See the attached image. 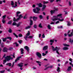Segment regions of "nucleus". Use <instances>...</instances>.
<instances>
[{
    "label": "nucleus",
    "mask_w": 73,
    "mask_h": 73,
    "mask_svg": "<svg viewBox=\"0 0 73 73\" xmlns=\"http://www.w3.org/2000/svg\"><path fill=\"white\" fill-rule=\"evenodd\" d=\"M30 35V32L29 31H28V33L27 34L26 36H25L24 38L26 40H27V38H33V36H29Z\"/></svg>",
    "instance_id": "2"
},
{
    "label": "nucleus",
    "mask_w": 73,
    "mask_h": 73,
    "mask_svg": "<svg viewBox=\"0 0 73 73\" xmlns=\"http://www.w3.org/2000/svg\"><path fill=\"white\" fill-rule=\"evenodd\" d=\"M42 38H45V35L44 34L42 35Z\"/></svg>",
    "instance_id": "56"
},
{
    "label": "nucleus",
    "mask_w": 73,
    "mask_h": 73,
    "mask_svg": "<svg viewBox=\"0 0 73 73\" xmlns=\"http://www.w3.org/2000/svg\"><path fill=\"white\" fill-rule=\"evenodd\" d=\"M44 61H48V59L46 58L44 59Z\"/></svg>",
    "instance_id": "64"
},
{
    "label": "nucleus",
    "mask_w": 73,
    "mask_h": 73,
    "mask_svg": "<svg viewBox=\"0 0 73 73\" xmlns=\"http://www.w3.org/2000/svg\"><path fill=\"white\" fill-rule=\"evenodd\" d=\"M30 26H31V25H33V21H32V19H30Z\"/></svg>",
    "instance_id": "15"
},
{
    "label": "nucleus",
    "mask_w": 73,
    "mask_h": 73,
    "mask_svg": "<svg viewBox=\"0 0 73 73\" xmlns=\"http://www.w3.org/2000/svg\"><path fill=\"white\" fill-rule=\"evenodd\" d=\"M63 45L65 46H69V45L68 44H63Z\"/></svg>",
    "instance_id": "31"
},
{
    "label": "nucleus",
    "mask_w": 73,
    "mask_h": 73,
    "mask_svg": "<svg viewBox=\"0 0 73 73\" xmlns=\"http://www.w3.org/2000/svg\"><path fill=\"white\" fill-rule=\"evenodd\" d=\"M2 22L3 24H5V21L4 19H2Z\"/></svg>",
    "instance_id": "41"
},
{
    "label": "nucleus",
    "mask_w": 73,
    "mask_h": 73,
    "mask_svg": "<svg viewBox=\"0 0 73 73\" xmlns=\"http://www.w3.org/2000/svg\"><path fill=\"white\" fill-rule=\"evenodd\" d=\"M52 48L53 50H54V51L56 50L57 53L58 54H60L59 53V52L58 51V50H59V49H60V48L59 47L58 48L57 47H56L55 48H54V47H53V46H52Z\"/></svg>",
    "instance_id": "4"
},
{
    "label": "nucleus",
    "mask_w": 73,
    "mask_h": 73,
    "mask_svg": "<svg viewBox=\"0 0 73 73\" xmlns=\"http://www.w3.org/2000/svg\"><path fill=\"white\" fill-rule=\"evenodd\" d=\"M69 5H70V6H71V5H72V4L71 3V2L70 1H69Z\"/></svg>",
    "instance_id": "55"
},
{
    "label": "nucleus",
    "mask_w": 73,
    "mask_h": 73,
    "mask_svg": "<svg viewBox=\"0 0 73 73\" xmlns=\"http://www.w3.org/2000/svg\"><path fill=\"white\" fill-rule=\"evenodd\" d=\"M13 34L14 35V36H15L16 37H17V38L18 37V36L16 35V34H15V33H13Z\"/></svg>",
    "instance_id": "45"
},
{
    "label": "nucleus",
    "mask_w": 73,
    "mask_h": 73,
    "mask_svg": "<svg viewBox=\"0 0 73 73\" xmlns=\"http://www.w3.org/2000/svg\"><path fill=\"white\" fill-rule=\"evenodd\" d=\"M46 54H45L44 53H42V55L43 56H46Z\"/></svg>",
    "instance_id": "51"
},
{
    "label": "nucleus",
    "mask_w": 73,
    "mask_h": 73,
    "mask_svg": "<svg viewBox=\"0 0 73 73\" xmlns=\"http://www.w3.org/2000/svg\"><path fill=\"white\" fill-rule=\"evenodd\" d=\"M48 46H45L43 47V50H46V49H48Z\"/></svg>",
    "instance_id": "21"
},
{
    "label": "nucleus",
    "mask_w": 73,
    "mask_h": 73,
    "mask_svg": "<svg viewBox=\"0 0 73 73\" xmlns=\"http://www.w3.org/2000/svg\"><path fill=\"white\" fill-rule=\"evenodd\" d=\"M5 70L0 71V73H4L5 72Z\"/></svg>",
    "instance_id": "39"
},
{
    "label": "nucleus",
    "mask_w": 73,
    "mask_h": 73,
    "mask_svg": "<svg viewBox=\"0 0 73 73\" xmlns=\"http://www.w3.org/2000/svg\"><path fill=\"white\" fill-rule=\"evenodd\" d=\"M14 45H16L17 46H18L19 44L17 43H14Z\"/></svg>",
    "instance_id": "46"
},
{
    "label": "nucleus",
    "mask_w": 73,
    "mask_h": 73,
    "mask_svg": "<svg viewBox=\"0 0 73 73\" xmlns=\"http://www.w3.org/2000/svg\"><path fill=\"white\" fill-rule=\"evenodd\" d=\"M11 5L12 6V7L13 8H16V7H17V3L16 2H15V6L13 5H14V4H15V3H14V2H13V1H11Z\"/></svg>",
    "instance_id": "6"
},
{
    "label": "nucleus",
    "mask_w": 73,
    "mask_h": 73,
    "mask_svg": "<svg viewBox=\"0 0 73 73\" xmlns=\"http://www.w3.org/2000/svg\"><path fill=\"white\" fill-rule=\"evenodd\" d=\"M69 60L70 61V62H72L73 61H72V58H71L69 59Z\"/></svg>",
    "instance_id": "50"
},
{
    "label": "nucleus",
    "mask_w": 73,
    "mask_h": 73,
    "mask_svg": "<svg viewBox=\"0 0 73 73\" xmlns=\"http://www.w3.org/2000/svg\"><path fill=\"white\" fill-rule=\"evenodd\" d=\"M50 14L51 15H52L55 12L54 11V10H51L50 11Z\"/></svg>",
    "instance_id": "17"
},
{
    "label": "nucleus",
    "mask_w": 73,
    "mask_h": 73,
    "mask_svg": "<svg viewBox=\"0 0 73 73\" xmlns=\"http://www.w3.org/2000/svg\"><path fill=\"white\" fill-rule=\"evenodd\" d=\"M72 32L70 34H68V36L69 37H71L73 35V30H72Z\"/></svg>",
    "instance_id": "12"
},
{
    "label": "nucleus",
    "mask_w": 73,
    "mask_h": 73,
    "mask_svg": "<svg viewBox=\"0 0 73 73\" xmlns=\"http://www.w3.org/2000/svg\"><path fill=\"white\" fill-rule=\"evenodd\" d=\"M6 17V15H5L3 16V19L4 20L5 19V17Z\"/></svg>",
    "instance_id": "48"
},
{
    "label": "nucleus",
    "mask_w": 73,
    "mask_h": 73,
    "mask_svg": "<svg viewBox=\"0 0 73 73\" xmlns=\"http://www.w3.org/2000/svg\"><path fill=\"white\" fill-rule=\"evenodd\" d=\"M63 49H64V50H68V47H65L63 48Z\"/></svg>",
    "instance_id": "27"
},
{
    "label": "nucleus",
    "mask_w": 73,
    "mask_h": 73,
    "mask_svg": "<svg viewBox=\"0 0 73 73\" xmlns=\"http://www.w3.org/2000/svg\"><path fill=\"white\" fill-rule=\"evenodd\" d=\"M20 58H21V57H20V56H19V57L17 58V59L15 60V62H17V61H19V60H20Z\"/></svg>",
    "instance_id": "16"
},
{
    "label": "nucleus",
    "mask_w": 73,
    "mask_h": 73,
    "mask_svg": "<svg viewBox=\"0 0 73 73\" xmlns=\"http://www.w3.org/2000/svg\"><path fill=\"white\" fill-rule=\"evenodd\" d=\"M33 19L34 21H36L37 20V19H38V18L37 17L34 16L33 17Z\"/></svg>",
    "instance_id": "11"
},
{
    "label": "nucleus",
    "mask_w": 73,
    "mask_h": 73,
    "mask_svg": "<svg viewBox=\"0 0 73 73\" xmlns=\"http://www.w3.org/2000/svg\"><path fill=\"white\" fill-rule=\"evenodd\" d=\"M61 16H62V14H59L57 16H53V18L51 19V20L54 21H56V20H58L60 21H63L64 19H61V18H62V17Z\"/></svg>",
    "instance_id": "1"
},
{
    "label": "nucleus",
    "mask_w": 73,
    "mask_h": 73,
    "mask_svg": "<svg viewBox=\"0 0 73 73\" xmlns=\"http://www.w3.org/2000/svg\"><path fill=\"white\" fill-rule=\"evenodd\" d=\"M21 23L19 22L18 24H17L16 26H17V27H20L21 25Z\"/></svg>",
    "instance_id": "20"
},
{
    "label": "nucleus",
    "mask_w": 73,
    "mask_h": 73,
    "mask_svg": "<svg viewBox=\"0 0 73 73\" xmlns=\"http://www.w3.org/2000/svg\"><path fill=\"white\" fill-rule=\"evenodd\" d=\"M36 62L38 63V64L39 66H41V62H39V61H36Z\"/></svg>",
    "instance_id": "18"
},
{
    "label": "nucleus",
    "mask_w": 73,
    "mask_h": 73,
    "mask_svg": "<svg viewBox=\"0 0 73 73\" xmlns=\"http://www.w3.org/2000/svg\"><path fill=\"white\" fill-rule=\"evenodd\" d=\"M39 27L40 28H42V25L41 24V23H40L39 25Z\"/></svg>",
    "instance_id": "36"
},
{
    "label": "nucleus",
    "mask_w": 73,
    "mask_h": 73,
    "mask_svg": "<svg viewBox=\"0 0 73 73\" xmlns=\"http://www.w3.org/2000/svg\"><path fill=\"white\" fill-rule=\"evenodd\" d=\"M9 33H12V30L11 29H9Z\"/></svg>",
    "instance_id": "35"
},
{
    "label": "nucleus",
    "mask_w": 73,
    "mask_h": 73,
    "mask_svg": "<svg viewBox=\"0 0 73 73\" xmlns=\"http://www.w3.org/2000/svg\"><path fill=\"white\" fill-rule=\"evenodd\" d=\"M64 36H65V37H66V36H67V34H66V33H65L64 34Z\"/></svg>",
    "instance_id": "61"
},
{
    "label": "nucleus",
    "mask_w": 73,
    "mask_h": 73,
    "mask_svg": "<svg viewBox=\"0 0 73 73\" xmlns=\"http://www.w3.org/2000/svg\"><path fill=\"white\" fill-rule=\"evenodd\" d=\"M52 68V66H49L46 68H45L44 69V70H46L47 69H48V68Z\"/></svg>",
    "instance_id": "23"
},
{
    "label": "nucleus",
    "mask_w": 73,
    "mask_h": 73,
    "mask_svg": "<svg viewBox=\"0 0 73 73\" xmlns=\"http://www.w3.org/2000/svg\"><path fill=\"white\" fill-rule=\"evenodd\" d=\"M21 54H24V52H23L24 50V49H23V48H21Z\"/></svg>",
    "instance_id": "25"
},
{
    "label": "nucleus",
    "mask_w": 73,
    "mask_h": 73,
    "mask_svg": "<svg viewBox=\"0 0 73 73\" xmlns=\"http://www.w3.org/2000/svg\"><path fill=\"white\" fill-rule=\"evenodd\" d=\"M10 59L12 60L13 59V58L12 57L11 58V56H7L5 57V60H3V64H4L5 63L7 62L6 61H9L10 60Z\"/></svg>",
    "instance_id": "3"
},
{
    "label": "nucleus",
    "mask_w": 73,
    "mask_h": 73,
    "mask_svg": "<svg viewBox=\"0 0 73 73\" xmlns=\"http://www.w3.org/2000/svg\"><path fill=\"white\" fill-rule=\"evenodd\" d=\"M46 7V6H45V5H43V6L42 8V11H44V10L45 9Z\"/></svg>",
    "instance_id": "26"
},
{
    "label": "nucleus",
    "mask_w": 73,
    "mask_h": 73,
    "mask_svg": "<svg viewBox=\"0 0 73 73\" xmlns=\"http://www.w3.org/2000/svg\"><path fill=\"white\" fill-rule=\"evenodd\" d=\"M7 65H9V66H11V63H8L6 64Z\"/></svg>",
    "instance_id": "37"
},
{
    "label": "nucleus",
    "mask_w": 73,
    "mask_h": 73,
    "mask_svg": "<svg viewBox=\"0 0 73 73\" xmlns=\"http://www.w3.org/2000/svg\"><path fill=\"white\" fill-rule=\"evenodd\" d=\"M39 11H40V9L38 7H36V9H33L34 12L36 13H37L38 14L40 13V12H39Z\"/></svg>",
    "instance_id": "5"
},
{
    "label": "nucleus",
    "mask_w": 73,
    "mask_h": 73,
    "mask_svg": "<svg viewBox=\"0 0 73 73\" xmlns=\"http://www.w3.org/2000/svg\"><path fill=\"white\" fill-rule=\"evenodd\" d=\"M31 28V26H28L25 27V29H29Z\"/></svg>",
    "instance_id": "19"
},
{
    "label": "nucleus",
    "mask_w": 73,
    "mask_h": 73,
    "mask_svg": "<svg viewBox=\"0 0 73 73\" xmlns=\"http://www.w3.org/2000/svg\"><path fill=\"white\" fill-rule=\"evenodd\" d=\"M43 3V4H48V3H49V2L48 1H44Z\"/></svg>",
    "instance_id": "28"
},
{
    "label": "nucleus",
    "mask_w": 73,
    "mask_h": 73,
    "mask_svg": "<svg viewBox=\"0 0 73 73\" xmlns=\"http://www.w3.org/2000/svg\"><path fill=\"white\" fill-rule=\"evenodd\" d=\"M58 23H59V21H57L56 23V24H58Z\"/></svg>",
    "instance_id": "63"
},
{
    "label": "nucleus",
    "mask_w": 73,
    "mask_h": 73,
    "mask_svg": "<svg viewBox=\"0 0 73 73\" xmlns=\"http://www.w3.org/2000/svg\"><path fill=\"white\" fill-rule=\"evenodd\" d=\"M48 28L49 29H51V27H50V25H48Z\"/></svg>",
    "instance_id": "30"
},
{
    "label": "nucleus",
    "mask_w": 73,
    "mask_h": 73,
    "mask_svg": "<svg viewBox=\"0 0 73 73\" xmlns=\"http://www.w3.org/2000/svg\"><path fill=\"white\" fill-rule=\"evenodd\" d=\"M33 27L34 28H37V25H34Z\"/></svg>",
    "instance_id": "47"
},
{
    "label": "nucleus",
    "mask_w": 73,
    "mask_h": 73,
    "mask_svg": "<svg viewBox=\"0 0 73 73\" xmlns=\"http://www.w3.org/2000/svg\"><path fill=\"white\" fill-rule=\"evenodd\" d=\"M19 37H23V35L22 34H20L19 35Z\"/></svg>",
    "instance_id": "40"
},
{
    "label": "nucleus",
    "mask_w": 73,
    "mask_h": 73,
    "mask_svg": "<svg viewBox=\"0 0 73 73\" xmlns=\"http://www.w3.org/2000/svg\"><path fill=\"white\" fill-rule=\"evenodd\" d=\"M7 39H9L10 40H12V38L10 37H7L5 38H3L2 40L3 42H5L6 41Z\"/></svg>",
    "instance_id": "8"
},
{
    "label": "nucleus",
    "mask_w": 73,
    "mask_h": 73,
    "mask_svg": "<svg viewBox=\"0 0 73 73\" xmlns=\"http://www.w3.org/2000/svg\"><path fill=\"white\" fill-rule=\"evenodd\" d=\"M58 9L57 8H54V11H55V12H56V11H58Z\"/></svg>",
    "instance_id": "33"
},
{
    "label": "nucleus",
    "mask_w": 73,
    "mask_h": 73,
    "mask_svg": "<svg viewBox=\"0 0 73 73\" xmlns=\"http://www.w3.org/2000/svg\"><path fill=\"white\" fill-rule=\"evenodd\" d=\"M36 55L39 58H41V54L40 53L38 52L36 53Z\"/></svg>",
    "instance_id": "9"
},
{
    "label": "nucleus",
    "mask_w": 73,
    "mask_h": 73,
    "mask_svg": "<svg viewBox=\"0 0 73 73\" xmlns=\"http://www.w3.org/2000/svg\"><path fill=\"white\" fill-rule=\"evenodd\" d=\"M54 40L52 39V40H50V42H51V43H53L54 42Z\"/></svg>",
    "instance_id": "44"
},
{
    "label": "nucleus",
    "mask_w": 73,
    "mask_h": 73,
    "mask_svg": "<svg viewBox=\"0 0 73 73\" xmlns=\"http://www.w3.org/2000/svg\"><path fill=\"white\" fill-rule=\"evenodd\" d=\"M54 1V0H50V3H53Z\"/></svg>",
    "instance_id": "57"
},
{
    "label": "nucleus",
    "mask_w": 73,
    "mask_h": 73,
    "mask_svg": "<svg viewBox=\"0 0 73 73\" xmlns=\"http://www.w3.org/2000/svg\"><path fill=\"white\" fill-rule=\"evenodd\" d=\"M39 18L40 19H42V16L41 15L39 16Z\"/></svg>",
    "instance_id": "53"
},
{
    "label": "nucleus",
    "mask_w": 73,
    "mask_h": 73,
    "mask_svg": "<svg viewBox=\"0 0 73 73\" xmlns=\"http://www.w3.org/2000/svg\"><path fill=\"white\" fill-rule=\"evenodd\" d=\"M32 18H33V17H30V20H31V19H32Z\"/></svg>",
    "instance_id": "60"
},
{
    "label": "nucleus",
    "mask_w": 73,
    "mask_h": 73,
    "mask_svg": "<svg viewBox=\"0 0 73 73\" xmlns=\"http://www.w3.org/2000/svg\"><path fill=\"white\" fill-rule=\"evenodd\" d=\"M69 64H70V65H72V67H73V64H72V63L70 62Z\"/></svg>",
    "instance_id": "52"
},
{
    "label": "nucleus",
    "mask_w": 73,
    "mask_h": 73,
    "mask_svg": "<svg viewBox=\"0 0 73 73\" xmlns=\"http://www.w3.org/2000/svg\"><path fill=\"white\" fill-rule=\"evenodd\" d=\"M35 7H36V5H33V8H35Z\"/></svg>",
    "instance_id": "62"
},
{
    "label": "nucleus",
    "mask_w": 73,
    "mask_h": 73,
    "mask_svg": "<svg viewBox=\"0 0 73 73\" xmlns=\"http://www.w3.org/2000/svg\"><path fill=\"white\" fill-rule=\"evenodd\" d=\"M13 25H15L16 26V25H17V23L15 22H14L13 23Z\"/></svg>",
    "instance_id": "29"
},
{
    "label": "nucleus",
    "mask_w": 73,
    "mask_h": 73,
    "mask_svg": "<svg viewBox=\"0 0 73 73\" xmlns=\"http://www.w3.org/2000/svg\"><path fill=\"white\" fill-rule=\"evenodd\" d=\"M19 18H17V19H15V18H14L13 20L14 21H17V20H19L21 19V18H22L23 17L22 16V15H20L19 16Z\"/></svg>",
    "instance_id": "7"
},
{
    "label": "nucleus",
    "mask_w": 73,
    "mask_h": 73,
    "mask_svg": "<svg viewBox=\"0 0 73 73\" xmlns=\"http://www.w3.org/2000/svg\"><path fill=\"white\" fill-rule=\"evenodd\" d=\"M57 70L58 72H60V69L59 67H58Z\"/></svg>",
    "instance_id": "34"
},
{
    "label": "nucleus",
    "mask_w": 73,
    "mask_h": 73,
    "mask_svg": "<svg viewBox=\"0 0 73 73\" xmlns=\"http://www.w3.org/2000/svg\"><path fill=\"white\" fill-rule=\"evenodd\" d=\"M18 3L19 4H21V3H20V1H18Z\"/></svg>",
    "instance_id": "59"
},
{
    "label": "nucleus",
    "mask_w": 73,
    "mask_h": 73,
    "mask_svg": "<svg viewBox=\"0 0 73 73\" xmlns=\"http://www.w3.org/2000/svg\"><path fill=\"white\" fill-rule=\"evenodd\" d=\"M7 50L8 49L6 48H4L3 50V51L4 52H7Z\"/></svg>",
    "instance_id": "13"
},
{
    "label": "nucleus",
    "mask_w": 73,
    "mask_h": 73,
    "mask_svg": "<svg viewBox=\"0 0 73 73\" xmlns=\"http://www.w3.org/2000/svg\"><path fill=\"white\" fill-rule=\"evenodd\" d=\"M19 42L20 44H21V42H22V40H20L19 41Z\"/></svg>",
    "instance_id": "54"
},
{
    "label": "nucleus",
    "mask_w": 73,
    "mask_h": 73,
    "mask_svg": "<svg viewBox=\"0 0 73 73\" xmlns=\"http://www.w3.org/2000/svg\"><path fill=\"white\" fill-rule=\"evenodd\" d=\"M25 49H26V50H27V51L28 52H29V47H28L27 46H25Z\"/></svg>",
    "instance_id": "10"
},
{
    "label": "nucleus",
    "mask_w": 73,
    "mask_h": 73,
    "mask_svg": "<svg viewBox=\"0 0 73 73\" xmlns=\"http://www.w3.org/2000/svg\"><path fill=\"white\" fill-rule=\"evenodd\" d=\"M67 70L69 72L72 70V67L71 66H68L67 69Z\"/></svg>",
    "instance_id": "14"
},
{
    "label": "nucleus",
    "mask_w": 73,
    "mask_h": 73,
    "mask_svg": "<svg viewBox=\"0 0 73 73\" xmlns=\"http://www.w3.org/2000/svg\"><path fill=\"white\" fill-rule=\"evenodd\" d=\"M13 49V48H12V47H11L9 48V50H12Z\"/></svg>",
    "instance_id": "58"
},
{
    "label": "nucleus",
    "mask_w": 73,
    "mask_h": 73,
    "mask_svg": "<svg viewBox=\"0 0 73 73\" xmlns=\"http://www.w3.org/2000/svg\"><path fill=\"white\" fill-rule=\"evenodd\" d=\"M20 13H21V12L20 11H18L17 12V16H19V14H20Z\"/></svg>",
    "instance_id": "24"
},
{
    "label": "nucleus",
    "mask_w": 73,
    "mask_h": 73,
    "mask_svg": "<svg viewBox=\"0 0 73 73\" xmlns=\"http://www.w3.org/2000/svg\"><path fill=\"white\" fill-rule=\"evenodd\" d=\"M23 63H21L18 64V66L20 67L21 68V67H23Z\"/></svg>",
    "instance_id": "22"
},
{
    "label": "nucleus",
    "mask_w": 73,
    "mask_h": 73,
    "mask_svg": "<svg viewBox=\"0 0 73 73\" xmlns=\"http://www.w3.org/2000/svg\"><path fill=\"white\" fill-rule=\"evenodd\" d=\"M12 21H9L8 23V24H11L12 23Z\"/></svg>",
    "instance_id": "42"
},
{
    "label": "nucleus",
    "mask_w": 73,
    "mask_h": 73,
    "mask_svg": "<svg viewBox=\"0 0 73 73\" xmlns=\"http://www.w3.org/2000/svg\"><path fill=\"white\" fill-rule=\"evenodd\" d=\"M39 7H42V4L41 3H39L38 4Z\"/></svg>",
    "instance_id": "43"
},
{
    "label": "nucleus",
    "mask_w": 73,
    "mask_h": 73,
    "mask_svg": "<svg viewBox=\"0 0 73 73\" xmlns=\"http://www.w3.org/2000/svg\"><path fill=\"white\" fill-rule=\"evenodd\" d=\"M71 24L70 23V22H67V25L68 26H70Z\"/></svg>",
    "instance_id": "32"
},
{
    "label": "nucleus",
    "mask_w": 73,
    "mask_h": 73,
    "mask_svg": "<svg viewBox=\"0 0 73 73\" xmlns=\"http://www.w3.org/2000/svg\"><path fill=\"white\" fill-rule=\"evenodd\" d=\"M63 27L62 26H58V28H62Z\"/></svg>",
    "instance_id": "49"
},
{
    "label": "nucleus",
    "mask_w": 73,
    "mask_h": 73,
    "mask_svg": "<svg viewBox=\"0 0 73 73\" xmlns=\"http://www.w3.org/2000/svg\"><path fill=\"white\" fill-rule=\"evenodd\" d=\"M23 19H27V15H26L23 17Z\"/></svg>",
    "instance_id": "38"
}]
</instances>
